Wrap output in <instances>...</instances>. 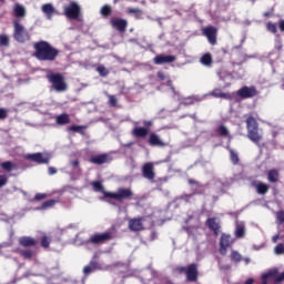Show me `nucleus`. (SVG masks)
Here are the masks:
<instances>
[{
    "label": "nucleus",
    "mask_w": 284,
    "mask_h": 284,
    "mask_svg": "<svg viewBox=\"0 0 284 284\" xmlns=\"http://www.w3.org/2000/svg\"><path fill=\"white\" fill-rule=\"evenodd\" d=\"M19 243L22 247H32V246L37 245V241L30 236L20 237Z\"/></svg>",
    "instance_id": "23"
},
{
    "label": "nucleus",
    "mask_w": 284,
    "mask_h": 284,
    "mask_svg": "<svg viewBox=\"0 0 284 284\" xmlns=\"http://www.w3.org/2000/svg\"><path fill=\"white\" fill-rule=\"evenodd\" d=\"M247 136H248L250 141L255 143L256 145H258V143L261 142V139H263L261 133H258V129H252V130L247 131Z\"/></svg>",
    "instance_id": "21"
},
{
    "label": "nucleus",
    "mask_w": 284,
    "mask_h": 284,
    "mask_svg": "<svg viewBox=\"0 0 284 284\" xmlns=\"http://www.w3.org/2000/svg\"><path fill=\"white\" fill-rule=\"evenodd\" d=\"M24 159L28 161H32L33 163H38L39 165L48 164L50 163V159H52V154L48 152H38V153H30L24 155Z\"/></svg>",
    "instance_id": "6"
},
{
    "label": "nucleus",
    "mask_w": 284,
    "mask_h": 284,
    "mask_svg": "<svg viewBox=\"0 0 284 284\" xmlns=\"http://www.w3.org/2000/svg\"><path fill=\"white\" fill-rule=\"evenodd\" d=\"M47 79L55 92H65L68 90V84H65V80L60 73H52L49 71L47 73Z\"/></svg>",
    "instance_id": "2"
},
{
    "label": "nucleus",
    "mask_w": 284,
    "mask_h": 284,
    "mask_svg": "<svg viewBox=\"0 0 284 284\" xmlns=\"http://www.w3.org/2000/svg\"><path fill=\"white\" fill-rule=\"evenodd\" d=\"M105 199H114V201H119L122 203V201H128V199H132L134 196V193L130 189L120 187L115 192L104 193Z\"/></svg>",
    "instance_id": "4"
},
{
    "label": "nucleus",
    "mask_w": 284,
    "mask_h": 284,
    "mask_svg": "<svg viewBox=\"0 0 284 284\" xmlns=\"http://www.w3.org/2000/svg\"><path fill=\"white\" fill-rule=\"evenodd\" d=\"M277 223L283 224L284 223V211H278L276 213Z\"/></svg>",
    "instance_id": "49"
},
{
    "label": "nucleus",
    "mask_w": 284,
    "mask_h": 284,
    "mask_svg": "<svg viewBox=\"0 0 284 284\" xmlns=\"http://www.w3.org/2000/svg\"><path fill=\"white\" fill-rule=\"evenodd\" d=\"M206 225L212 230L215 234H219V222H216V219L211 217L206 221Z\"/></svg>",
    "instance_id": "30"
},
{
    "label": "nucleus",
    "mask_w": 284,
    "mask_h": 284,
    "mask_svg": "<svg viewBox=\"0 0 284 284\" xmlns=\"http://www.w3.org/2000/svg\"><path fill=\"white\" fill-rule=\"evenodd\" d=\"M200 63L202 65H204L205 68H212V54L211 53H204L201 58H200Z\"/></svg>",
    "instance_id": "26"
},
{
    "label": "nucleus",
    "mask_w": 284,
    "mask_h": 284,
    "mask_svg": "<svg viewBox=\"0 0 284 284\" xmlns=\"http://www.w3.org/2000/svg\"><path fill=\"white\" fill-rule=\"evenodd\" d=\"M111 26L119 32H125V30L128 28V20L115 18V19L111 20Z\"/></svg>",
    "instance_id": "16"
},
{
    "label": "nucleus",
    "mask_w": 284,
    "mask_h": 284,
    "mask_svg": "<svg viewBox=\"0 0 284 284\" xmlns=\"http://www.w3.org/2000/svg\"><path fill=\"white\" fill-rule=\"evenodd\" d=\"M129 13L135 14L136 19H141V17H143V11H141L140 9H136V8L129 9Z\"/></svg>",
    "instance_id": "43"
},
{
    "label": "nucleus",
    "mask_w": 284,
    "mask_h": 284,
    "mask_svg": "<svg viewBox=\"0 0 284 284\" xmlns=\"http://www.w3.org/2000/svg\"><path fill=\"white\" fill-rule=\"evenodd\" d=\"M100 13L102 14V17H110V14H112V7L105 4L101 8Z\"/></svg>",
    "instance_id": "41"
},
{
    "label": "nucleus",
    "mask_w": 284,
    "mask_h": 284,
    "mask_svg": "<svg viewBox=\"0 0 284 284\" xmlns=\"http://www.w3.org/2000/svg\"><path fill=\"white\" fill-rule=\"evenodd\" d=\"M217 74H219L220 79H225V77H223V70H220V71L217 72Z\"/></svg>",
    "instance_id": "64"
},
{
    "label": "nucleus",
    "mask_w": 284,
    "mask_h": 284,
    "mask_svg": "<svg viewBox=\"0 0 284 284\" xmlns=\"http://www.w3.org/2000/svg\"><path fill=\"white\" fill-rule=\"evenodd\" d=\"M158 78L160 79V81H166L169 90L174 93V87H172V81L170 80V77L165 75L163 71H160L158 72Z\"/></svg>",
    "instance_id": "28"
},
{
    "label": "nucleus",
    "mask_w": 284,
    "mask_h": 284,
    "mask_svg": "<svg viewBox=\"0 0 284 284\" xmlns=\"http://www.w3.org/2000/svg\"><path fill=\"white\" fill-rule=\"evenodd\" d=\"M237 97L252 99V97H256V89L254 87H244L237 91Z\"/></svg>",
    "instance_id": "13"
},
{
    "label": "nucleus",
    "mask_w": 284,
    "mask_h": 284,
    "mask_svg": "<svg viewBox=\"0 0 284 284\" xmlns=\"http://www.w3.org/2000/svg\"><path fill=\"white\" fill-rule=\"evenodd\" d=\"M92 187L94 190V192H102V194H104L105 196V190L103 189V184H101V182H92Z\"/></svg>",
    "instance_id": "39"
},
{
    "label": "nucleus",
    "mask_w": 284,
    "mask_h": 284,
    "mask_svg": "<svg viewBox=\"0 0 284 284\" xmlns=\"http://www.w3.org/2000/svg\"><path fill=\"white\" fill-rule=\"evenodd\" d=\"M19 254L21 256H23L24 258L30 260V258H33L34 251H32V250H20Z\"/></svg>",
    "instance_id": "36"
},
{
    "label": "nucleus",
    "mask_w": 284,
    "mask_h": 284,
    "mask_svg": "<svg viewBox=\"0 0 284 284\" xmlns=\"http://www.w3.org/2000/svg\"><path fill=\"white\" fill-rule=\"evenodd\" d=\"M0 45L2 48H8V45H10V37L7 34H0Z\"/></svg>",
    "instance_id": "38"
},
{
    "label": "nucleus",
    "mask_w": 284,
    "mask_h": 284,
    "mask_svg": "<svg viewBox=\"0 0 284 284\" xmlns=\"http://www.w3.org/2000/svg\"><path fill=\"white\" fill-rule=\"evenodd\" d=\"M41 245H42V247H50V237L43 236L41 239Z\"/></svg>",
    "instance_id": "50"
},
{
    "label": "nucleus",
    "mask_w": 284,
    "mask_h": 284,
    "mask_svg": "<svg viewBox=\"0 0 284 284\" xmlns=\"http://www.w3.org/2000/svg\"><path fill=\"white\" fill-rule=\"evenodd\" d=\"M108 154L95 155L91 158V163L95 165H103V163H108Z\"/></svg>",
    "instance_id": "27"
},
{
    "label": "nucleus",
    "mask_w": 284,
    "mask_h": 284,
    "mask_svg": "<svg viewBox=\"0 0 284 284\" xmlns=\"http://www.w3.org/2000/svg\"><path fill=\"white\" fill-rule=\"evenodd\" d=\"M231 161L234 164L239 163V154H236L234 151H231Z\"/></svg>",
    "instance_id": "54"
},
{
    "label": "nucleus",
    "mask_w": 284,
    "mask_h": 284,
    "mask_svg": "<svg viewBox=\"0 0 284 284\" xmlns=\"http://www.w3.org/2000/svg\"><path fill=\"white\" fill-rule=\"evenodd\" d=\"M55 123L58 125H68V123H70V116L65 113H62L55 118Z\"/></svg>",
    "instance_id": "29"
},
{
    "label": "nucleus",
    "mask_w": 284,
    "mask_h": 284,
    "mask_svg": "<svg viewBox=\"0 0 284 284\" xmlns=\"http://www.w3.org/2000/svg\"><path fill=\"white\" fill-rule=\"evenodd\" d=\"M97 270L108 271L110 270V266L99 263L97 261H91L87 266L83 268L84 276H89V274H92V272H97Z\"/></svg>",
    "instance_id": "10"
},
{
    "label": "nucleus",
    "mask_w": 284,
    "mask_h": 284,
    "mask_svg": "<svg viewBox=\"0 0 284 284\" xmlns=\"http://www.w3.org/2000/svg\"><path fill=\"white\" fill-rule=\"evenodd\" d=\"M149 145L152 148H163L165 146V142L156 133H151L149 135Z\"/></svg>",
    "instance_id": "18"
},
{
    "label": "nucleus",
    "mask_w": 284,
    "mask_h": 284,
    "mask_svg": "<svg viewBox=\"0 0 284 284\" xmlns=\"http://www.w3.org/2000/svg\"><path fill=\"white\" fill-rule=\"evenodd\" d=\"M0 166L2 168V170H4L6 172H12V170H17V164L10 162V161H7V162H2L0 164Z\"/></svg>",
    "instance_id": "31"
},
{
    "label": "nucleus",
    "mask_w": 284,
    "mask_h": 284,
    "mask_svg": "<svg viewBox=\"0 0 284 284\" xmlns=\"http://www.w3.org/2000/svg\"><path fill=\"white\" fill-rule=\"evenodd\" d=\"M13 12H14L16 17H18V18L26 17V8H23V6H21V4H16L13 8Z\"/></svg>",
    "instance_id": "32"
},
{
    "label": "nucleus",
    "mask_w": 284,
    "mask_h": 284,
    "mask_svg": "<svg viewBox=\"0 0 284 284\" xmlns=\"http://www.w3.org/2000/svg\"><path fill=\"white\" fill-rule=\"evenodd\" d=\"M13 39H16L18 43H26V41H30V33L26 27L19 22V20L13 21Z\"/></svg>",
    "instance_id": "3"
},
{
    "label": "nucleus",
    "mask_w": 284,
    "mask_h": 284,
    "mask_svg": "<svg viewBox=\"0 0 284 284\" xmlns=\"http://www.w3.org/2000/svg\"><path fill=\"white\" fill-rule=\"evenodd\" d=\"M275 254L281 255L284 254V245L283 244H277L274 248Z\"/></svg>",
    "instance_id": "48"
},
{
    "label": "nucleus",
    "mask_w": 284,
    "mask_h": 284,
    "mask_svg": "<svg viewBox=\"0 0 284 284\" xmlns=\"http://www.w3.org/2000/svg\"><path fill=\"white\" fill-rule=\"evenodd\" d=\"M142 174L144 179H148L149 181L154 180V164L152 162H148L142 168Z\"/></svg>",
    "instance_id": "15"
},
{
    "label": "nucleus",
    "mask_w": 284,
    "mask_h": 284,
    "mask_svg": "<svg viewBox=\"0 0 284 284\" xmlns=\"http://www.w3.org/2000/svg\"><path fill=\"white\" fill-rule=\"evenodd\" d=\"M270 190V185L264 183L256 184V191L257 194H267V191Z\"/></svg>",
    "instance_id": "35"
},
{
    "label": "nucleus",
    "mask_w": 284,
    "mask_h": 284,
    "mask_svg": "<svg viewBox=\"0 0 284 284\" xmlns=\"http://www.w3.org/2000/svg\"><path fill=\"white\" fill-rule=\"evenodd\" d=\"M131 232H141L143 230V219H133L129 221Z\"/></svg>",
    "instance_id": "20"
},
{
    "label": "nucleus",
    "mask_w": 284,
    "mask_h": 284,
    "mask_svg": "<svg viewBox=\"0 0 284 284\" xmlns=\"http://www.w3.org/2000/svg\"><path fill=\"white\" fill-rule=\"evenodd\" d=\"M266 29L268 30V32H272L273 34H276V24L272 23V22H268L267 26H266Z\"/></svg>",
    "instance_id": "46"
},
{
    "label": "nucleus",
    "mask_w": 284,
    "mask_h": 284,
    "mask_svg": "<svg viewBox=\"0 0 284 284\" xmlns=\"http://www.w3.org/2000/svg\"><path fill=\"white\" fill-rule=\"evenodd\" d=\"M8 110L7 109H3L1 108L0 109V120L3 121V119H8Z\"/></svg>",
    "instance_id": "53"
},
{
    "label": "nucleus",
    "mask_w": 284,
    "mask_h": 284,
    "mask_svg": "<svg viewBox=\"0 0 284 284\" xmlns=\"http://www.w3.org/2000/svg\"><path fill=\"white\" fill-rule=\"evenodd\" d=\"M246 125H247V131L258 129V124L256 123V120L253 116L247 118Z\"/></svg>",
    "instance_id": "34"
},
{
    "label": "nucleus",
    "mask_w": 284,
    "mask_h": 284,
    "mask_svg": "<svg viewBox=\"0 0 284 284\" xmlns=\"http://www.w3.org/2000/svg\"><path fill=\"white\" fill-rule=\"evenodd\" d=\"M97 71L99 72L100 77H108V74H110L108 69H105L103 65L98 67Z\"/></svg>",
    "instance_id": "45"
},
{
    "label": "nucleus",
    "mask_w": 284,
    "mask_h": 284,
    "mask_svg": "<svg viewBox=\"0 0 284 284\" xmlns=\"http://www.w3.org/2000/svg\"><path fill=\"white\" fill-rule=\"evenodd\" d=\"M49 174L50 176H52L53 174H57V170L54 169V166L49 168Z\"/></svg>",
    "instance_id": "60"
},
{
    "label": "nucleus",
    "mask_w": 284,
    "mask_h": 284,
    "mask_svg": "<svg viewBox=\"0 0 284 284\" xmlns=\"http://www.w3.org/2000/svg\"><path fill=\"white\" fill-rule=\"evenodd\" d=\"M278 27L281 32H284V20L280 21Z\"/></svg>",
    "instance_id": "61"
},
{
    "label": "nucleus",
    "mask_w": 284,
    "mask_h": 284,
    "mask_svg": "<svg viewBox=\"0 0 284 284\" xmlns=\"http://www.w3.org/2000/svg\"><path fill=\"white\" fill-rule=\"evenodd\" d=\"M214 187H215V190H217V192L223 193V192H225L226 185L221 180H215Z\"/></svg>",
    "instance_id": "40"
},
{
    "label": "nucleus",
    "mask_w": 284,
    "mask_h": 284,
    "mask_svg": "<svg viewBox=\"0 0 284 284\" xmlns=\"http://www.w3.org/2000/svg\"><path fill=\"white\" fill-rule=\"evenodd\" d=\"M267 179L270 183H276L278 181V171L275 169L268 171Z\"/></svg>",
    "instance_id": "33"
},
{
    "label": "nucleus",
    "mask_w": 284,
    "mask_h": 284,
    "mask_svg": "<svg viewBox=\"0 0 284 284\" xmlns=\"http://www.w3.org/2000/svg\"><path fill=\"white\" fill-rule=\"evenodd\" d=\"M33 272L32 274L26 273L24 275L20 276L19 278H16L12 281V284H16L17 281H21V278H30V276H50V272L45 270L44 264H36L33 266Z\"/></svg>",
    "instance_id": "7"
},
{
    "label": "nucleus",
    "mask_w": 284,
    "mask_h": 284,
    "mask_svg": "<svg viewBox=\"0 0 284 284\" xmlns=\"http://www.w3.org/2000/svg\"><path fill=\"white\" fill-rule=\"evenodd\" d=\"M113 237L112 232L94 234L89 239V243H92L93 245H101L103 243H108V241H112Z\"/></svg>",
    "instance_id": "9"
},
{
    "label": "nucleus",
    "mask_w": 284,
    "mask_h": 284,
    "mask_svg": "<svg viewBox=\"0 0 284 284\" xmlns=\"http://www.w3.org/2000/svg\"><path fill=\"white\" fill-rule=\"evenodd\" d=\"M36 199H37V201H42V199H45V194L38 193V194H36Z\"/></svg>",
    "instance_id": "58"
},
{
    "label": "nucleus",
    "mask_w": 284,
    "mask_h": 284,
    "mask_svg": "<svg viewBox=\"0 0 284 284\" xmlns=\"http://www.w3.org/2000/svg\"><path fill=\"white\" fill-rule=\"evenodd\" d=\"M174 61H176V57L174 55L160 54L154 58L155 65H163V63H174Z\"/></svg>",
    "instance_id": "17"
},
{
    "label": "nucleus",
    "mask_w": 284,
    "mask_h": 284,
    "mask_svg": "<svg viewBox=\"0 0 284 284\" xmlns=\"http://www.w3.org/2000/svg\"><path fill=\"white\" fill-rule=\"evenodd\" d=\"M133 125H134V128H133L131 134L135 139H145V136H148V134L150 133V129L139 126V122H133Z\"/></svg>",
    "instance_id": "12"
},
{
    "label": "nucleus",
    "mask_w": 284,
    "mask_h": 284,
    "mask_svg": "<svg viewBox=\"0 0 284 284\" xmlns=\"http://www.w3.org/2000/svg\"><path fill=\"white\" fill-rule=\"evenodd\" d=\"M41 10L43 12V14H45L47 19L52 20V17H54V14H57V9L54 8V6H52V3H45L41 7Z\"/></svg>",
    "instance_id": "19"
},
{
    "label": "nucleus",
    "mask_w": 284,
    "mask_h": 284,
    "mask_svg": "<svg viewBox=\"0 0 284 284\" xmlns=\"http://www.w3.org/2000/svg\"><path fill=\"white\" fill-rule=\"evenodd\" d=\"M176 272H179L180 274H186V278L187 281H191L192 283H194V281H196V278L199 277V271L196 270V264H191L189 265L187 268H185L184 266H180L176 268Z\"/></svg>",
    "instance_id": "8"
},
{
    "label": "nucleus",
    "mask_w": 284,
    "mask_h": 284,
    "mask_svg": "<svg viewBox=\"0 0 284 284\" xmlns=\"http://www.w3.org/2000/svg\"><path fill=\"white\" fill-rule=\"evenodd\" d=\"M234 234H235V239H244L245 237V223L236 222Z\"/></svg>",
    "instance_id": "22"
},
{
    "label": "nucleus",
    "mask_w": 284,
    "mask_h": 284,
    "mask_svg": "<svg viewBox=\"0 0 284 284\" xmlns=\"http://www.w3.org/2000/svg\"><path fill=\"white\" fill-rule=\"evenodd\" d=\"M234 243V239L232 235L227 234H222L221 240H220V253L222 255L227 254V247Z\"/></svg>",
    "instance_id": "11"
},
{
    "label": "nucleus",
    "mask_w": 284,
    "mask_h": 284,
    "mask_svg": "<svg viewBox=\"0 0 284 284\" xmlns=\"http://www.w3.org/2000/svg\"><path fill=\"white\" fill-rule=\"evenodd\" d=\"M63 12L67 19L77 20L81 17V6L75 1H72L63 7Z\"/></svg>",
    "instance_id": "5"
},
{
    "label": "nucleus",
    "mask_w": 284,
    "mask_h": 284,
    "mask_svg": "<svg viewBox=\"0 0 284 284\" xmlns=\"http://www.w3.org/2000/svg\"><path fill=\"white\" fill-rule=\"evenodd\" d=\"M69 130H71V132H81V130H83V126L72 125Z\"/></svg>",
    "instance_id": "55"
},
{
    "label": "nucleus",
    "mask_w": 284,
    "mask_h": 284,
    "mask_svg": "<svg viewBox=\"0 0 284 284\" xmlns=\"http://www.w3.org/2000/svg\"><path fill=\"white\" fill-rule=\"evenodd\" d=\"M217 133L220 136H229L230 131H227V128H225L224 125H220L217 126Z\"/></svg>",
    "instance_id": "42"
},
{
    "label": "nucleus",
    "mask_w": 284,
    "mask_h": 284,
    "mask_svg": "<svg viewBox=\"0 0 284 284\" xmlns=\"http://www.w3.org/2000/svg\"><path fill=\"white\" fill-rule=\"evenodd\" d=\"M205 97H207V94L205 95H193V97H189V98H185L182 103L183 105H192L193 103H199L200 101H203V99H205Z\"/></svg>",
    "instance_id": "24"
},
{
    "label": "nucleus",
    "mask_w": 284,
    "mask_h": 284,
    "mask_svg": "<svg viewBox=\"0 0 284 284\" xmlns=\"http://www.w3.org/2000/svg\"><path fill=\"white\" fill-rule=\"evenodd\" d=\"M192 196H193L192 194H190V195H183L181 199H182V201H184L185 203H187Z\"/></svg>",
    "instance_id": "59"
},
{
    "label": "nucleus",
    "mask_w": 284,
    "mask_h": 284,
    "mask_svg": "<svg viewBox=\"0 0 284 284\" xmlns=\"http://www.w3.org/2000/svg\"><path fill=\"white\" fill-rule=\"evenodd\" d=\"M209 97H214L215 99H232V94L230 93H223L221 91V89H214L213 91H211L209 94Z\"/></svg>",
    "instance_id": "25"
},
{
    "label": "nucleus",
    "mask_w": 284,
    "mask_h": 284,
    "mask_svg": "<svg viewBox=\"0 0 284 284\" xmlns=\"http://www.w3.org/2000/svg\"><path fill=\"white\" fill-rule=\"evenodd\" d=\"M123 278H125V276H119L114 280L113 284H123Z\"/></svg>",
    "instance_id": "57"
},
{
    "label": "nucleus",
    "mask_w": 284,
    "mask_h": 284,
    "mask_svg": "<svg viewBox=\"0 0 284 284\" xmlns=\"http://www.w3.org/2000/svg\"><path fill=\"white\" fill-rule=\"evenodd\" d=\"M71 165H72L73 168H79V160L72 161V162H71Z\"/></svg>",
    "instance_id": "62"
},
{
    "label": "nucleus",
    "mask_w": 284,
    "mask_h": 284,
    "mask_svg": "<svg viewBox=\"0 0 284 284\" xmlns=\"http://www.w3.org/2000/svg\"><path fill=\"white\" fill-rule=\"evenodd\" d=\"M202 32L206 39H209V43L214 45L216 43V28L214 27H206L202 29Z\"/></svg>",
    "instance_id": "14"
},
{
    "label": "nucleus",
    "mask_w": 284,
    "mask_h": 284,
    "mask_svg": "<svg viewBox=\"0 0 284 284\" xmlns=\"http://www.w3.org/2000/svg\"><path fill=\"white\" fill-rule=\"evenodd\" d=\"M109 97V105L112 108H116V97L114 95H108Z\"/></svg>",
    "instance_id": "52"
},
{
    "label": "nucleus",
    "mask_w": 284,
    "mask_h": 284,
    "mask_svg": "<svg viewBox=\"0 0 284 284\" xmlns=\"http://www.w3.org/2000/svg\"><path fill=\"white\" fill-rule=\"evenodd\" d=\"M275 50H283V42L281 41V37L276 36L275 39Z\"/></svg>",
    "instance_id": "47"
},
{
    "label": "nucleus",
    "mask_w": 284,
    "mask_h": 284,
    "mask_svg": "<svg viewBox=\"0 0 284 284\" xmlns=\"http://www.w3.org/2000/svg\"><path fill=\"white\" fill-rule=\"evenodd\" d=\"M244 284H254V278L246 280Z\"/></svg>",
    "instance_id": "63"
},
{
    "label": "nucleus",
    "mask_w": 284,
    "mask_h": 284,
    "mask_svg": "<svg viewBox=\"0 0 284 284\" xmlns=\"http://www.w3.org/2000/svg\"><path fill=\"white\" fill-rule=\"evenodd\" d=\"M231 258H232V261H234L235 263H241L242 256L240 255L239 252L232 251V253H231Z\"/></svg>",
    "instance_id": "44"
},
{
    "label": "nucleus",
    "mask_w": 284,
    "mask_h": 284,
    "mask_svg": "<svg viewBox=\"0 0 284 284\" xmlns=\"http://www.w3.org/2000/svg\"><path fill=\"white\" fill-rule=\"evenodd\" d=\"M142 124L144 125V128H146V130H150V128H152L153 122L150 120H145L142 122Z\"/></svg>",
    "instance_id": "56"
},
{
    "label": "nucleus",
    "mask_w": 284,
    "mask_h": 284,
    "mask_svg": "<svg viewBox=\"0 0 284 284\" xmlns=\"http://www.w3.org/2000/svg\"><path fill=\"white\" fill-rule=\"evenodd\" d=\"M33 48L36 50L34 57L38 58L39 61H54L59 54V51L45 41L34 43Z\"/></svg>",
    "instance_id": "1"
},
{
    "label": "nucleus",
    "mask_w": 284,
    "mask_h": 284,
    "mask_svg": "<svg viewBox=\"0 0 284 284\" xmlns=\"http://www.w3.org/2000/svg\"><path fill=\"white\" fill-rule=\"evenodd\" d=\"M57 205V200H49L42 203L40 210H50V207H54Z\"/></svg>",
    "instance_id": "37"
},
{
    "label": "nucleus",
    "mask_w": 284,
    "mask_h": 284,
    "mask_svg": "<svg viewBox=\"0 0 284 284\" xmlns=\"http://www.w3.org/2000/svg\"><path fill=\"white\" fill-rule=\"evenodd\" d=\"M8 185V175H0V187Z\"/></svg>",
    "instance_id": "51"
}]
</instances>
